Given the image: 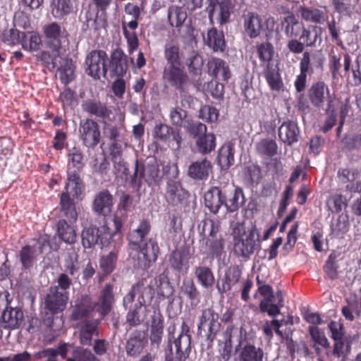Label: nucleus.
Wrapping results in <instances>:
<instances>
[{
    "mask_svg": "<svg viewBox=\"0 0 361 361\" xmlns=\"http://www.w3.org/2000/svg\"><path fill=\"white\" fill-rule=\"evenodd\" d=\"M160 166L156 159H152L142 165H140L137 160L135 172L133 175H130L127 163L119 161L116 165H114L116 184L128 185L130 187H134L137 180V174L140 172L139 185L143 181L151 188L159 186L164 176V172L163 169H160Z\"/></svg>",
    "mask_w": 361,
    "mask_h": 361,
    "instance_id": "1",
    "label": "nucleus"
},
{
    "mask_svg": "<svg viewBox=\"0 0 361 361\" xmlns=\"http://www.w3.org/2000/svg\"><path fill=\"white\" fill-rule=\"evenodd\" d=\"M233 253L235 256L245 260L250 258L260 245L259 234L255 227L245 233L243 224L237 223L233 230Z\"/></svg>",
    "mask_w": 361,
    "mask_h": 361,
    "instance_id": "2",
    "label": "nucleus"
},
{
    "mask_svg": "<svg viewBox=\"0 0 361 361\" xmlns=\"http://www.w3.org/2000/svg\"><path fill=\"white\" fill-rule=\"evenodd\" d=\"M84 185L82 181L76 171H70L68 174V181L65 191L61 195L60 204L65 216L71 222H75L78 219V213L75 209L74 199H81Z\"/></svg>",
    "mask_w": 361,
    "mask_h": 361,
    "instance_id": "3",
    "label": "nucleus"
},
{
    "mask_svg": "<svg viewBox=\"0 0 361 361\" xmlns=\"http://www.w3.org/2000/svg\"><path fill=\"white\" fill-rule=\"evenodd\" d=\"M112 298V286L110 284L106 285L102 292L97 305H93L90 297L82 296L80 301L75 305L71 314V319L73 320L85 319L90 316L94 309L102 315L106 314L111 309Z\"/></svg>",
    "mask_w": 361,
    "mask_h": 361,
    "instance_id": "4",
    "label": "nucleus"
},
{
    "mask_svg": "<svg viewBox=\"0 0 361 361\" xmlns=\"http://www.w3.org/2000/svg\"><path fill=\"white\" fill-rule=\"evenodd\" d=\"M256 283L258 286L257 292L264 297L259 305L260 312L267 313L270 317H276L281 313V309L284 305L282 290H278L274 294L272 287L264 284L259 276H257Z\"/></svg>",
    "mask_w": 361,
    "mask_h": 361,
    "instance_id": "5",
    "label": "nucleus"
},
{
    "mask_svg": "<svg viewBox=\"0 0 361 361\" xmlns=\"http://www.w3.org/2000/svg\"><path fill=\"white\" fill-rule=\"evenodd\" d=\"M187 131L195 140L197 152L202 155L210 154L216 146V137L214 133H207L206 125L200 122H188Z\"/></svg>",
    "mask_w": 361,
    "mask_h": 361,
    "instance_id": "6",
    "label": "nucleus"
},
{
    "mask_svg": "<svg viewBox=\"0 0 361 361\" xmlns=\"http://www.w3.org/2000/svg\"><path fill=\"white\" fill-rule=\"evenodd\" d=\"M164 81L181 95L188 91L190 85V77L181 66H166L162 75Z\"/></svg>",
    "mask_w": 361,
    "mask_h": 361,
    "instance_id": "7",
    "label": "nucleus"
},
{
    "mask_svg": "<svg viewBox=\"0 0 361 361\" xmlns=\"http://www.w3.org/2000/svg\"><path fill=\"white\" fill-rule=\"evenodd\" d=\"M164 197L169 206L182 208L188 204L190 193L180 180L169 179L166 182Z\"/></svg>",
    "mask_w": 361,
    "mask_h": 361,
    "instance_id": "8",
    "label": "nucleus"
},
{
    "mask_svg": "<svg viewBox=\"0 0 361 361\" xmlns=\"http://www.w3.org/2000/svg\"><path fill=\"white\" fill-rule=\"evenodd\" d=\"M207 2L206 11L212 24L214 23L215 13H216V20L220 25H225L230 21L231 12L234 7L233 0H207Z\"/></svg>",
    "mask_w": 361,
    "mask_h": 361,
    "instance_id": "9",
    "label": "nucleus"
},
{
    "mask_svg": "<svg viewBox=\"0 0 361 361\" xmlns=\"http://www.w3.org/2000/svg\"><path fill=\"white\" fill-rule=\"evenodd\" d=\"M112 234L108 227L101 226L86 228L82 233V243L84 247L90 248L97 244L99 241L102 247H107L111 243Z\"/></svg>",
    "mask_w": 361,
    "mask_h": 361,
    "instance_id": "10",
    "label": "nucleus"
},
{
    "mask_svg": "<svg viewBox=\"0 0 361 361\" xmlns=\"http://www.w3.org/2000/svg\"><path fill=\"white\" fill-rule=\"evenodd\" d=\"M131 248L137 252L138 266L143 269H149L157 261L159 252L157 243L151 238Z\"/></svg>",
    "mask_w": 361,
    "mask_h": 361,
    "instance_id": "11",
    "label": "nucleus"
},
{
    "mask_svg": "<svg viewBox=\"0 0 361 361\" xmlns=\"http://www.w3.org/2000/svg\"><path fill=\"white\" fill-rule=\"evenodd\" d=\"M210 230L206 238L205 245L207 254L212 258H220L224 252L225 243L220 231V224L218 221L210 219L209 221Z\"/></svg>",
    "mask_w": 361,
    "mask_h": 361,
    "instance_id": "12",
    "label": "nucleus"
},
{
    "mask_svg": "<svg viewBox=\"0 0 361 361\" xmlns=\"http://www.w3.org/2000/svg\"><path fill=\"white\" fill-rule=\"evenodd\" d=\"M11 44H20L22 48L25 51H37L42 44L39 35L35 32H20L17 30L10 31Z\"/></svg>",
    "mask_w": 361,
    "mask_h": 361,
    "instance_id": "13",
    "label": "nucleus"
},
{
    "mask_svg": "<svg viewBox=\"0 0 361 361\" xmlns=\"http://www.w3.org/2000/svg\"><path fill=\"white\" fill-rule=\"evenodd\" d=\"M106 54L103 51H93L86 58L87 66V73L94 78H99L101 75L106 77L107 73Z\"/></svg>",
    "mask_w": 361,
    "mask_h": 361,
    "instance_id": "14",
    "label": "nucleus"
},
{
    "mask_svg": "<svg viewBox=\"0 0 361 361\" xmlns=\"http://www.w3.org/2000/svg\"><path fill=\"white\" fill-rule=\"evenodd\" d=\"M48 237L42 235L32 246L25 245L23 247L20 253L23 266L26 269L31 267L36 257L42 253L43 249L48 245Z\"/></svg>",
    "mask_w": 361,
    "mask_h": 361,
    "instance_id": "15",
    "label": "nucleus"
},
{
    "mask_svg": "<svg viewBox=\"0 0 361 361\" xmlns=\"http://www.w3.org/2000/svg\"><path fill=\"white\" fill-rule=\"evenodd\" d=\"M243 33L250 39L260 36L263 30V19L257 13L248 11L241 16Z\"/></svg>",
    "mask_w": 361,
    "mask_h": 361,
    "instance_id": "16",
    "label": "nucleus"
},
{
    "mask_svg": "<svg viewBox=\"0 0 361 361\" xmlns=\"http://www.w3.org/2000/svg\"><path fill=\"white\" fill-rule=\"evenodd\" d=\"M44 33L47 39V45L50 49H53L58 54L61 48L62 41L66 39L67 33L56 23H49L44 27Z\"/></svg>",
    "mask_w": 361,
    "mask_h": 361,
    "instance_id": "17",
    "label": "nucleus"
},
{
    "mask_svg": "<svg viewBox=\"0 0 361 361\" xmlns=\"http://www.w3.org/2000/svg\"><path fill=\"white\" fill-rule=\"evenodd\" d=\"M147 343V335L145 331H133L126 341V351L127 355L130 357H138Z\"/></svg>",
    "mask_w": 361,
    "mask_h": 361,
    "instance_id": "18",
    "label": "nucleus"
},
{
    "mask_svg": "<svg viewBox=\"0 0 361 361\" xmlns=\"http://www.w3.org/2000/svg\"><path fill=\"white\" fill-rule=\"evenodd\" d=\"M68 300L67 292H59L58 286L51 287L45 298V307L55 314L65 310Z\"/></svg>",
    "mask_w": 361,
    "mask_h": 361,
    "instance_id": "19",
    "label": "nucleus"
},
{
    "mask_svg": "<svg viewBox=\"0 0 361 361\" xmlns=\"http://www.w3.org/2000/svg\"><path fill=\"white\" fill-rule=\"evenodd\" d=\"M228 191L229 190L226 189V185L210 188L204 195L205 207L211 212L218 213L221 206L224 205L225 193Z\"/></svg>",
    "mask_w": 361,
    "mask_h": 361,
    "instance_id": "20",
    "label": "nucleus"
},
{
    "mask_svg": "<svg viewBox=\"0 0 361 361\" xmlns=\"http://www.w3.org/2000/svg\"><path fill=\"white\" fill-rule=\"evenodd\" d=\"M307 96L312 105L318 109L323 106L326 99H327V104L329 97H331L333 100L334 99V97L330 95V90L328 85L323 81L313 83L307 91Z\"/></svg>",
    "mask_w": 361,
    "mask_h": 361,
    "instance_id": "21",
    "label": "nucleus"
},
{
    "mask_svg": "<svg viewBox=\"0 0 361 361\" xmlns=\"http://www.w3.org/2000/svg\"><path fill=\"white\" fill-rule=\"evenodd\" d=\"M79 131L81 139L86 146L94 147L98 144L100 132L96 122L91 119L81 122Z\"/></svg>",
    "mask_w": 361,
    "mask_h": 361,
    "instance_id": "22",
    "label": "nucleus"
},
{
    "mask_svg": "<svg viewBox=\"0 0 361 361\" xmlns=\"http://www.w3.org/2000/svg\"><path fill=\"white\" fill-rule=\"evenodd\" d=\"M229 191L225 193L224 205L226 211L233 213L238 211L245 202L243 190L238 186L233 188L232 186L226 185Z\"/></svg>",
    "mask_w": 361,
    "mask_h": 361,
    "instance_id": "23",
    "label": "nucleus"
},
{
    "mask_svg": "<svg viewBox=\"0 0 361 361\" xmlns=\"http://www.w3.org/2000/svg\"><path fill=\"white\" fill-rule=\"evenodd\" d=\"M190 250L180 247L173 250L169 256L171 268L178 273L186 272L189 268Z\"/></svg>",
    "mask_w": 361,
    "mask_h": 361,
    "instance_id": "24",
    "label": "nucleus"
},
{
    "mask_svg": "<svg viewBox=\"0 0 361 361\" xmlns=\"http://www.w3.org/2000/svg\"><path fill=\"white\" fill-rule=\"evenodd\" d=\"M241 275L242 270L238 265L230 267L216 284L218 292L220 294H224L231 290L232 286L240 281Z\"/></svg>",
    "mask_w": 361,
    "mask_h": 361,
    "instance_id": "25",
    "label": "nucleus"
},
{
    "mask_svg": "<svg viewBox=\"0 0 361 361\" xmlns=\"http://www.w3.org/2000/svg\"><path fill=\"white\" fill-rule=\"evenodd\" d=\"M208 73L219 80L228 82L231 76L228 64L221 59L212 58L207 63Z\"/></svg>",
    "mask_w": 361,
    "mask_h": 361,
    "instance_id": "26",
    "label": "nucleus"
},
{
    "mask_svg": "<svg viewBox=\"0 0 361 361\" xmlns=\"http://www.w3.org/2000/svg\"><path fill=\"white\" fill-rule=\"evenodd\" d=\"M308 333L312 341V348L314 350L317 356H321L322 348L327 349L330 347V343L324 330L317 326H309Z\"/></svg>",
    "mask_w": 361,
    "mask_h": 361,
    "instance_id": "27",
    "label": "nucleus"
},
{
    "mask_svg": "<svg viewBox=\"0 0 361 361\" xmlns=\"http://www.w3.org/2000/svg\"><path fill=\"white\" fill-rule=\"evenodd\" d=\"M300 130L296 122L284 121L279 128V137L281 141L290 146L298 141Z\"/></svg>",
    "mask_w": 361,
    "mask_h": 361,
    "instance_id": "28",
    "label": "nucleus"
},
{
    "mask_svg": "<svg viewBox=\"0 0 361 361\" xmlns=\"http://www.w3.org/2000/svg\"><path fill=\"white\" fill-rule=\"evenodd\" d=\"M164 317L160 312L152 318L149 339L152 347L158 348L161 343L164 329Z\"/></svg>",
    "mask_w": 361,
    "mask_h": 361,
    "instance_id": "29",
    "label": "nucleus"
},
{
    "mask_svg": "<svg viewBox=\"0 0 361 361\" xmlns=\"http://www.w3.org/2000/svg\"><path fill=\"white\" fill-rule=\"evenodd\" d=\"M190 343L191 341H190L189 336H178V338L174 339L172 343L169 340L168 346L170 348L171 353H173V344L175 348L176 358L178 361H185L190 353Z\"/></svg>",
    "mask_w": 361,
    "mask_h": 361,
    "instance_id": "30",
    "label": "nucleus"
},
{
    "mask_svg": "<svg viewBox=\"0 0 361 361\" xmlns=\"http://www.w3.org/2000/svg\"><path fill=\"white\" fill-rule=\"evenodd\" d=\"M113 206V198L107 190L99 192L93 202V210L97 214L107 216L111 214Z\"/></svg>",
    "mask_w": 361,
    "mask_h": 361,
    "instance_id": "31",
    "label": "nucleus"
},
{
    "mask_svg": "<svg viewBox=\"0 0 361 361\" xmlns=\"http://www.w3.org/2000/svg\"><path fill=\"white\" fill-rule=\"evenodd\" d=\"M322 27L310 25L307 27L304 26L299 39L301 40L306 47H315L317 43L320 44L322 42Z\"/></svg>",
    "mask_w": 361,
    "mask_h": 361,
    "instance_id": "32",
    "label": "nucleus"
},
{
    "mask_svg": "<svg viewBox=\"0 0 361 361\" xmlns=\"http://www.w3.org/2000/svg\"><path fill=\"white\" fill-rule=\"evenodd\" d=\"M212 164L208 159L192 162L188 167V175L194 180H204L209 176Z\"/></svg>",
    "mask_w": 361,
    "mask_h": 361,
    "instance_id": "33",
    "label": "nucleus"
},
{
    "mask_svg": "<svg viewBox=\"0 0 361 361\" xmlns=\"http://www.w3.org/2000/svg\"><path fill=\"white\" fill-rule=\"evenodd\" d=\"M323 59L318 55L311 56L309 51H305L300 61V71L312 75L314 68L321 69L323 66Z\"/></svg>",
    "mask_w": 361,
    "mask_h": 361,
    "instance_id": "34",
    "label": "nucleus"
},
{
    "mask_svg": "<svg viewBox=\"0 0 361 361\" xmlns=\"http://www.w3.org/2000/svg\"><path fill=\"white\" fill-rule=\"evenodd\" d=\"M281 25L284 27V32L288 37L297 38L300 37L304 27V24L300 22L293 13H290L285 16L281 21Z\"/></svg>",
    "mask_w": 361,
    "mask_h": 361,
    "instance_id": "35",
    "label": "nucleus"
},
{
    "mask_svg": "<svg viewBox=\"0 0 361 361\" xmlns=\"http://www.w3.org/2000/svg\"><path fill=\"white\" fill-rule=\"evenodd\" d=\"M239 361H264V352L260 347L247 343L240 349Z\"/></svg>",
    "mask_w": 361,
    "mask_h": 361,
    "instance_id": "36",
    "label": "nucleus"
},
{
    "mask_svg": "<svg viewBox=\"0 0 361 361\" xmlns=\"http://www.w3.org/2000/svg\"><path fill=\"white\" fill-rule=\"evenodd\" d=\"M204 43L214 51H224L226 46L224 32L216 27L208 30L207 36L204 37Z\"/></svg>",
    "mask_w": 361,
    "mask_h": 361,
    "instance_id": "37",
    "label": "nucleus"
},
{
    "mask_svg": "<svg viewBox=\"0 0 361 361\" xmlns=\"http://www.w3.org/2000/svg\"><path fill=\"white\" fill-rule=\"evenodd\" d=\"M180 292L190 300L192 306H197L200 301V292L192 279H183Z\"/></svg>",
    "mask_w": 361,
    "mask_h": 361,
    "instance_id": "38",
    "label": "nucleus"
},
{
    "mask_svg": "<svg viewBox=\"0 0 361 361\" xmlns=\"http://www.w3.org/2000/svg\"><path fill=\"white\" fill-rule=\"evenodd\" d=\"M151 230V224L148 220L144 219L139 224L138 227L130 233L128 235L129 243L132 247L139 246L145 242V237Z\"/></svg>",
    "mask_w": 361,
    "mask_h": 361,
    "instance_id": "39",
    "label": "nucleus"
},
{
    "mask_svg": "<svg viewBox=\"0 0 361 361\" xmlns=\"http://www.w3.org/2000/svg\"><path fill=\"white\" fill-rule=\"evenodd\" d=\"M194 275L197 283L205 289L212 288L215 282L212 270L207 266H197L194 269Z\"/></svg>",
    "mask_w": 361,
    "mask_h": 361,
    "instance_id": "40",
    "label": "nucleus"
},
{
    "mask_svg": "<svg viewBox=\"0 0 361 361\" xmlns=\"http://www.w3.org/2000/svg\"><path fill=\"white\" fill-rule=\"evenodd\" d=\"M263 75L271 90L279 91L283 87L279 68L274 67L273 64L268 63L266 65Z\"/></svg>",
    "mask_w": 361,
    "mask_h": 361,
    "instance_id": "41",
    "label": "nucleus"
},
{
    "mask_svg": "<svg viewBox=\"0 0 361 361\" xmlns=\"http://www.w3.org/2000/svg\"><path fill=\"white\" fill-rule=\"evenodd\" d=\"M4 327L15 329L18 327L23 320V313L18 308L7 307L2 314Z\"/></svg>",
    "mask_w": 361,
    "mask_h": 361,
    "instance_id": "42",
    "label": "nucleus"
},
{
    "mask_svg": "<svg viewBox=\"0 0 361 361\" xmlns=\"http://www.w3.org/2000/svg\"><path fill=\"white\" fill-rule=\"evenodd\" d=\"M234 145L230 142L224 143L219 150L217 160L222 167L229 168L234 164Z\"/></svg>",
    "mask_w": 361,
    "mask_h": 361,
    "instance_id": "43",
    "label": "nucleus"
},
{
    "mask_svg": "<svg viewBox=\"0 0 361 361\" xmlns=\"http://www.w3.org/2000/svg\"><path fill=\"white\" fill-rule=\"evenodd\" d=\"M57 234L60 239L67 244H73L76 240L75 228L65 220H60L57 224Z\"/></svg>",
    "mask_w": 361,
    "mask_h": 361,
    "instance_id": "44",
    "label": "nucleus"
},
{
    "mask_svg": "<svg viewBox=\"0 0 361 361\" xmlns=\"http://www.w3.org/2000/svg\"><path fill=\"white\" fill-rule=\"evenodd\" d=\"M187 12L183 7L171 6L168 9V20L172 27H180L187 18Z\"/></svg>",
    "mask_w": 361,
    "mask_h": 361,
    "instance_id": "45",
    "label": "nucleus"
},
{
    "mask_svg": "<svg viewBox=\"0 0 361 361\" xmlns=\"http://www.w3.org/2000/svg\"><path fill=\"white\" fill-rule=\"evenodd\" d=\"M274 52L273 44L268 41L262 42L256 45V53L261 63H270L274 58Z\"/></svg>",
    "mask_w": 361,
    "mask_h": 361,
    "instance_id": "46",
    "label": "nucleus"
},
{
    "mask_svg": "<svg viewBox=\"0 0 361 361\" xmlns=\"http://www.w3.org/2000/svg\"><path fill=\"white\" fill-rule=\"evenodd\" d=\"M299 11L302 18L307 22L322 24L325 21L324 13L318 8L301 6Z\"/></svg>",
    "mask_w": 361,
    "mask_h": 361,
    "instance_id": "47",
    "label": "nucleus"
},
{
    "mask_svg": "<svg viewBox=\"0 0 361 361\" xmlns=\"http://www.w3.org/2000/svg\"><path fill=\"white\" fill-rule=\"evenodd\" d=\"M256 150L260 155L272 157L278 152V145L272 139H262L257 143Z\"/></svg>",
    "mask_w": 361,
    "mask_h": 361,
    "instance_id": "48",
    "label": "nucleus"
},
{
    "mask_svg": "<svg viewBox=\"0 0 361 361\" xmlns=\"http://www.w3.org/2000/svg\"><path fill=\"white\" fill-rule=\"evenodd\" d=\"M164 57L167 66H181L180 48L178 45L166 44L164 49Z\"/></svg>",
    "mask_w": 361,
    "mask_h": 361,
    "instance_id": "49",
    "label": "nucleus"
},
{
    "mask_svg": "<svg viewBox=\"0 0 361 361\" xmlns=\"http://www.w3.org/2000/svg\"><path fill=\"white\" fill-rule=\"evenodd\" d=\"M348 215L346 214H340L336 221L332 223L331 232L337 237L346 233L349 228Z\"/></svg>",
    "mask_w": 361,
    "mask_h": 361,
    "instance_id": "50",
    "label": "nucleus"
},
{
    "mask_svg": "<svg viewBox=\"0 0 361 361\" xmlns=\"http://www.w3.org/2000/svg\"><path fill=\"white\" fill-rule=\"evenodd\" d=\"M334 341L332 355L336 358H345L350 351V341L347 338Z\"/></svg>",
    "mask_w": 361,
    "mask_h": 361,
    "instance_id": "51",
    "label": "nucleus"
},
{
    "mask_svg": "<svg viewBox=\"0 0 361 361\" xmlns=\"http://www.w3.org/2000/svg\"><path fill=\"white\" fill-rule=\"evenodd\" d=\"M219 320V314L213 308L209 307L202 310V314L199 318L197 324V333L198 334L202 332V327L206 323L208 324L215 323Z\"/></svg>",
    "mask_w": 361,
    "mask_h": 361,
    "instance_id": "52",
    "label": "nucleus"
},
{
    "mask_svg": "<svg viewBox=\"0 0 361 361\" xmlns=\"http://www.w3.org/2000/svg\"><path fill=\"white\" fill-rule=\"evenodd\" d=\"M128 68V59L124 53L116 49L114 50V74L122 75Z\"/></svg>",
    "mask_w": 361,
    "mask_h": 361,
    "instance_id": "53",
    "label": "nucleus"
},
{
    "mask_svg": "<svg viewBox=\"0 0 361 361\" xmlns=\"http://www.w3.org/2000/svg\"><path fill=\"white\" fill-rule=\"evenodd\" d=\"M133 208V200L131 195L124 192L119 194L117 212L122 217L126 218L127 213Z\"/></svg>",
    "mask_w": 361,
    "mask_h": 361,
    "instance_id": "54",
    "label": "nucleus"
},
{
    "mask_svg": "<svg viewBox=\"0 0 361 361\" xmlns=\"http://www.w3.org/2000/svg\"><path fill=\"white\" fill-rule=\"evenodd\" d=\"M325 111L328 114V116L324 121V126L322 127V130L324 133H327L336 125V114L333 104V99L331 97L329 98V103L326 104Z\"/></svg>",
    "mask_w": 361,
    "mask_h": 361,
    "instance_id": "55",
    "label": "nucleus"
},
{
    "mask_svg": "<svg viewBox=\"0 0 361 361\" xmlns=\"http://www.w3.org/2000/svg\"><path fill=\"white\" fill-rule=\"evenodd\" d=\"M336 255L331 253L328 257L324 266V271L331 280H335L338 277V265L336 260Z\"/></svg>",
    "mask_w": 361,
    "mask_h": 361,
    "instance_id": "56",
    "label": "nucleus"
},
{
    "mask_svg": "<svg viewBox=\"0 0 361 361\" xmlns=\"http://www.w3.org/2000/svg\"><path fill=\"white\" fill-rule=\"evenodd\" d=\"M83 109L92 114L102 118H105L109 115V111L103 104L92 101H87L84 103Z\"/></svg>",
    "mask_w": 361,
    "mask_h": 361,
    "instance_id": "57",
    "label": "nucleus"
},
{
    "mask_svg": "<svg viewBox=\"0 0 361 361\" xmlns=\"http://www.w3.org/2000/svg\"><path fill=\"white\" fill-rule=\"evenodd\" d=\"M156 285L159 299L169 298L173 295V288L168 280L159 278L156 281Z\"/></svg>",
    "mask_w": 361,
    "mask_h": 361,
    "instance_id": "58",
    "label": "nucleus"
},
{
    "mask_svg": "<svg viewBox=\"0 0 361 361\" xmlns=\"http://www.w3.org/2000/svg\"><path fill=\"white\" fill-rule=\"evenodd\" d=\"M172 133L173 128L169 125L164 123L156 125L152 131L154 138L162 142H166Z\"/></svg>",
    "mask_w": 361,
    "mask_h": 361,
    "instance_id": "59",
    "label": "nucleus"
},
{
    "mask_svg": "<svg viewBox=\"0 0 361 361\" xmlns=\"http://www.w3.org/2000/svg\"><path fill=\"white\" fill-rule=\"evenodd\" d=\"M71 9L70 0H57L56 3H54L52 14L55 18H61L71 13Z\"/></svg>",
    "mask_w": 361,
    "mask_h": 361,
    "instance_id": "60",
    "label": "nucleus"
},
{
    "mask_svg": "<svg viewBox=\"0 0 361 361\" xmlns=\"http://www.w3.org/2000/svg\"><path fill=\"white\" fill-rule=\"evenodd\" d=\"M219 110L212 106L204 105L199 111V117L208 123H214L218 120Z\"/></svg>",
    "mask_w": 361,
    "mask_h": 361,
    "instance_id": "61",
    "label": "nucleus"
},
{
    "mask_svg": "<svg viewBox=\"0 0 361 361\" xmlns=\"http://www.w3.org/2000/svg\"><path fill=\"white\" fill-rule=\"evenodd\" d=\"M51 50V53L49 51L41 52L39 59L45 63L47 67L49 68L51 66L52 68H55L58 67L59 63V58L60 57L61 50L59 51L58 54H56L53 49Z\"/></svg>",
    "mask_w": 361,
    "mask_h": 361,
    "instance_id": "62",
    "label": "nucleus"
},
{
    "mask_svg": "<svg viewBox=\"0 0 361 361\" xmlns=\"http://www.w3.org/2000/svg\"><path fill=\"white\" fill-rule=\"evenodd\" d=\"M186 116L187 112L180 107H174L170 109L169 118L173 126L180 127Z\"/></svg>",
    "mask_w": 361,
    "mask_h": 361,
    "instance_id": "63",
    "label": "nucleus"
},
{
    "mask_svg": "<svg viewBox=\"0 0 361 361\" xmlns=\"http://www.w3.org/2000/svg\"><path fill=\"white\" fill-rule=\"evenodd\" d=\"M328 328L331 332V338L333 341L341 340L345 337V329L342 324L335 321H331L328 324Z\"/></svg>",
    "mask_w": 361,
    "mask_h": 361,
    "instance_id": "64",
    "label": "nucleus"
}]
</instances>
